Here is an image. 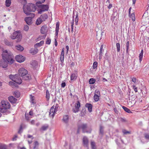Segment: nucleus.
<instances>
[{
  "instance_id": "obj_1",
  "label": "nucleus",
  "mask_w": 149,
  "mask_h": 149,
  "mask_svg": "<svg viewBox=\"0 0 149 149\" xmlns=\"http://www.w3.org/2000/svg\"><path fill=\"white\" fill-rule=\"evenodd\" d=\"M3 59L1 61V66L3 68H5L7 67L8 63L12 64L14 61V60L10 52H8L7 50H3Z\"/></svg>"
},
{
  "instance_id": "obj_2",
  "label": "nucleus",
  "mask_w": 149,
  "mask_h": 149,
  "mask_svg": "<svg viewBox=\"0 0 149 149\" xmlns=\"http://www.w3.org/2000/svg\"><path fill=\"white\" fill-rule=\"evenodd\" d=\"M36 8L35 5L32 3H30L27 5H24L23 7L24 13L26 15L29 14V12H35Z\"/></svg>"
},
{
  "instance_id": "obj_3",
  "label": "nucleus",
  "mask_w": 149,
  "mask_h": 149,
  "mask_svg": "<svg viewBox=\"0 0 149 149\" xmlns=\"http://www.w3.org/2000/svg\"><path fill=\"white\" fill-rule=\"evenodd\" d=\"M81 129L83 133H91V129L88 127L86 123H81L79 124L78 125L77 133L79 132L80 130Z\"/></svg>"
},
{
  "instance_id": "obj_4",
  "label": "nucleus",
  "mask_w": 149,
  "mask_h": 149,
  "mask_svg": "<svg viewBox=\"0 0 149 149\" xmlns=\"http://www.w3.org/2000/svg\"><path fill=\"white\" fill-rule=\"evenodd\" d=\"M10 107V104L7 101L2 100L1 102L0 111L2 113L6 112Z\"/></svg>"
},
{
  "instance_id": "obj_5",
  "label": "nucleus",
  "mask_w": 149,
  "mask_h": 149,
  "mask_svg": "<svg viewBox=\"0 0 149 149\" xmlns=\"http://www.w3.org/2000/svg\"><path fill=\"white\" fill-rule=\"evenodd\" d=\"M27 71L23 68H20L18 70V73L19 76L22 77L24 80H28L30 79V77Z\"/></svg>"
},
{
  "instance_id": "obj_6",
  "label": "nucleus",
  "mask_w": 149,
  "mask_h": 149,
  "mask_svg": "<svg viewBox=\"0 0 149 149\" xmlns=\"http://www.w3.org/2000/svg\"><path fill=\"white\" fill-rule=\"evenodd\" d=\"M10 38L12 39H17V42H20L22 38V35L19 31H16L14 32L10 36Z\"/></svg>"
},
{
  "instance_id": "obj_7",
  "label": "nucleus",
  "mask_w": 149,
  "mask_h": 149,
  "mask_svg": "<svg viewBox=\"0 0 149 149\" xmlns=\"http://www.w3.org/2000/svg\"><path fill=\"white\" fill-rule=\"evenodd\" d=\"M9 78L13 81L19 84H20L22 83L21 79L17 74L15 75L10 74L9 75Z\"/></svg>"
},
{
  "instance_id": "obj_8",
  "label": "nucleus",
  "mask_w": 149,
  "mask_h": 149,
  "mask_svg": "<svg viewBox=\"0 0 149 149\" xmlns=\"http://www.w3.org/2000/svg\"><path fill=\"white\" fill-rule=\"evenodd\" d=\"M58 107V104H56V106H53L51 108L50 110L49 116L53 117L56 112L57 111V109Z\"/></svg>"
},
{
  "instance_id": "obj_9",
  "label": "nucleus",
  "mask_w": 149,
  "mask_h": 149,
  "mask_svg": "<svg viewBox=\"0 0 149 149\" xmlns=\"http://www.w3.org/2000/svg\"><path fill=\"white\" fill-rule=\"evenodd\" d=\"M134 96H132L131 98H129L128 102V105L131 107L133 106L136 103V100Z\"/></svg>"
},
{
  "instance_id": "obj_10",
  "label": "nucleus",
  "mask_w": 149,
  "mask_h": 149,
  "mask_svg": "<svg viewBox=\"0 0 149 149\" xmlns=\"http://www.w3.org/2000/svg\"><path fill=\"white\" fill-rule=\"evenodd\" d=\"M38 7L40 8V11L42 12L48 11L49 8V6L47 5H42Z\"/></svg>"
},
{
  "instance_id": "obj_11",
  "label": "nucleus",
  "mask_w": 149,
  "mask_h": 149,
  "mask_svg": "<svg viewBox=\"0 0 149 149\" xmlns=\"http://www.w3.org/2000/svg\"><path fill=\"white\" fill-rule=\"evenodd\" d=\"M15 59L19 63L22 62L25 60L24 57L21 55L16 56L15 57Z\"/></svg>"
},
{
  "instance_id": "obj_12",
  "label": "nucleus",
  "mask_w": 149,
  "mask_h": 149,
  "mask_svg": "<svg viewBox=\"0 0 149 149\" xmlns=\"http://www.w3.org/2000/svg\"><path fill=\"white\" fill-rule=\"evenodd\" d=\"M80 106V104L79 101H77L75 104V108L73 109V111L74 113H76L79 111V107Z\"/></svg>"
},
{
  "instance_id": "obj_13",
  "label": "nucleus",
  "mask_w": 149,
  "mask_h": 149,
  "mask_svg": "<svg viewBox=\"0 0 149 149\" xmlns=\"http://www.w3.org/2000/svg\"><path fill=\"white\" fill-rule=\"evenodd\" d=\"M78 74L77 72L71 74L70 76V80L72 81H75L77 78Z\"/></svg>"
},
{
  "instance_id": "obj_14",
  "label": "nucleus",
  "mask_w": 149,
  "mask_h": 149,
  "mask_svg": "<svg viewBox=\"0 0 149 149\" xmlns=\"http://www.w3.org/2000/svg\"><path fill=\"white\" fill-rule=\"evenodd\" d=\"M146 14L145 13L142 16V19L145 24L149 23V16L146 17Z\"/></svg>"
},
{
  "instance_id": "obj_15",
  "label": "nucleus",
  "mask_w": 149,
  "mask_h": 149,
  "mask_svg": "<svg viewBox=\"0 0 149 149\" xmlns=\"http://www.w3.org/2000/svg\"><path fill=\"white\" fill-rule=\"evenodd\" d=\"M47 27L46 26H44L41 27L40 32L43 34H46L47 32Z\"/></svg>"
},
{
  "instance_id": "obj_16",
  "label": "nucleus",
  "mask_w": 149,
  "mask_h": 149,
  "mask_svg": "<svg viewBox=\"0 0 149 149\" xmlns=\"http://www.w3.org/2000/svg\"><path fill=\"white\" fill-rule=\"evenodd\" d=\"M24 20L27 24L30 25L32 23V18L31 17H27L25 18Z\"/></svg>"
},
{
  "instance_id": "obj_17",
  "label": "nucleus",
  "mask_w": 149,
  "mask_h": 149,
  "mask_svg": "<svg viewBox=\"0 0 149 149\" xmlns=\"http://www.w3.org/2000/svg\"><path fill=\"white\" fill-rule=\"evenodd\" d=\"M83 142L84 146L88 147V140L87 138L86 137H84L83 139Z\"/></svg>"
},
{
  "instance_id": "obj_18",
  "label": "nucleus",
  "mask_w": 149,
  "mask_h": 149,
  "mask_svg": "<svg viewBox=\"0 0 149 149\" xmlns=\"http://www.w3.org/2000/svg\"><path fill=\"white\" fill-rule=\"evenodd\" d=\"M85 107L88 108L89 112H91L92 111L93 106L91 104L86 103L85 105Z\"/></svg>"
},
{
  "instance_id": "obj_19",
  "label": "nucleus",
  "mask_w": 149,
  "mask_h": 149,
  "mask_svg": "<svg viewBox=\"0 0 149 149\" xmlns=\"http://www.w3.org/2000/svg\"><path fill=\"white\" fill-rule=\"evenodd\" d=\"M8 100L10 102L13 103H15L17 101V99L13 96L9 97Z\"/></svg>"
},
{
  "instance_id": "obj_20",
  "label": "nucleus",
  "mask_w": 149,
  "mask_h": 149,
  "mask_svg": "<svg viewBox=\"0 0 149 149\" xmlns=\"http://www.w3.org/2000/svg\"><path fill=\"white\" fill-rule=\"evenodd\" d=\"M37 2L36 3V5L38 7L41 5V4L44 3L45 0H36Z\"/></svg>"
},
{
  "instance_id": "obj_21",
  "label": "nucleus",
  "mask_w": 149,
  "mask_h": 149,
  "mask_svg": "<svg viewBox=\"0 0 149 149\" xmlns=\"http://www.w3.org/2000/svg\"><path fill=\"white\" fill-rule=\"evenodd\" d=\"M60 23L59 22H57L56 23V36H57L59 31V26Z\"/></svg>"
},
{
  "instance_id": "obj_22",
  "label": "nucleus",
  "mask_w": 149,
  "mask_h": 149,
  "mask_svg": "<svg viewBox=\"0 0 149 149\" xmlns=\"http://www.w3.org/2000/svg\"><path fill=\"white\" fill-rule=\"evenodd\" d=\"M43 21H45L48 18L47 15L45 13L41 15L40 17Z\"/></svg>"
},
{
  "instance_id": "obj_23",
  "label": "nucleus",
  "mask_w": 149,
  "mask_h": 149,
  "mask_svg": "<svg viewBox=\"0 0 149 149\" xmlns=\"http://www.w3.org/2000/svg\"><path fill=\"white\" fill-rule=\"evenodd\" d=\"M63 121L65 123H67L68 121L69 120V116L68 115H64L62 119Z\"/></svg>"
},
{
  "instance_id": "obj_24",
  "label": "nucleus",
  "mask_w": 149,
  "mask_h": 149,
  "mask_svg": "<svg viewBox=\"0 0 149 149\" xmlns=\"http://www.w3.org/2000/svg\"><path fill=\"white\" fill-rule=\"evenodd\" d=\"M16 48L20 51H23L24 49V48L20 45H18L15 46Z\"/></svg>"
},
{
  "instance_id": "obj_25",
  "label": "nucleus",
  "mask_w": 149,
  "mask_h": 149,
  "mask_svg": "<svg viewBox=\"0 0 149 149\" xmlns=\"http://www.w3.org/2000/svg\"><path fill=\"white\" fill-rule=\"evenodd\" d=\"M4 42L6 45L8 46H12L13 44L12 42H9L7 39H5L4 40Z\"/></svg>"
},
{
  "instance_id": "obj_26",
  "label": "nucleus",
  "mask_w": 149,
  "mask_h": 149,
  "mask_svg": "<svg viewBox=\"0 0 149 149\" xmlns=\"http://www.w3.org/2000/svg\"><path fill=\"white\" fill-rule=\"evenodd\" d=\"M143 49H142L141 51V52L139 54V62L141 63L142 60L143 56Z\"/></svg>"
},
{
  "instance_id": "obj_27",
  "label": "nucleus",
  "mask_w": 149,
  "mask_h": 149,
  "mask_svg": "<svg viewBox=\"0 0 149 149\" xmlns=\"http://www.w3.org/2000/svg\"><path fill=\"white\" fill-rule=\"evenodd\" d=\"M38 49H31L30 50V53L32 54H35L38 53Z\"/></svg>"
},
{
  "instance_id": "obj_28",
  "label": "nucleus",
  "mask_w": 149,
  "mask_h": 149,
  "mask_svg": "<svg viewBox=\"0 0 149 149\" xmlns=\"http://www.w3.org/2000/svg\"><path fill=\"white\" fill-rule=\"evenodd\" d=\"M39 143L37 141H35L33 143V149H38Z\"/></svg>"
},
{
  "instance_id": "obj_29",
  "label": "nucleus",
  "mask_w": 149,
  "mask_h": 149,
  "mask_svg": "<svg viewBox=\"0 0 149 149\" xmlns=\"http://www.w3.org/2000/svg\"><path fill=\"white\" fill-rule=\"evenodd\" d=\"M132 81L134 83V84H136L138 83V80L135 77H131Z\"/></svg>"
},
{
  "instance_id": "obj_30",
  "label": "nucleus",
  "mask_w": 149,
  "mask_h": 149,
  "mask_svg": "<svg viewBox=\"0 0 149 149\" xmlns=\"http://www.w3.org/2000/svg\"><path fill=\"white\" fill-rule=\"evenodd\" d=\"M11 0H6L5 2V5L6 7H9L11 4Z\"/></svg>"
},
{
  "instance_id": "obj_31",
  "label": "nucleus",
  "mask_w": 149,
  "mask_h": 149,
  "mask_svg": "<svg viewBox=\"0 0 149 149\" xmlns=\"http://www.w3.org/2000/svg\"><path fill=\"white\" fill-rule=\"evenodd\" d=\"M48 125H43L40 129V131H45L48 128Z\"/></svg>"
},
{
  "instance_id": "obj_32",
  "label": "nucleus",
  "mask_w": 149,
  "mask_h": 149,
  "mask_svg": "<svg viewBox=\"0 0 149 149\" xmlns=\"http://www.w3.org/2000/svg\"><path fill=\"white\" fill-rule=\"evenodd\" d=\"M103 47H104V45H102L101 46L100 49V53L99 58L101 57L102 56V51L103 50Z\"/></svg>"
},
{
  "instance_id": "obj_33",
  "label": "nucleus",
  "mask_w": 149,
  "mask_h": 149,
  "mask_svg": "<svg viewBox=\"0 0 149 149\" xmlns=\"http://www.w3.org/2000/svg\"><path fill=\"white\" fill-rule=\"evenodd\" d=\"M42 22H43V21L39 17L37 19L36 22V24L37 25H39Z\"/></svg>"
},
{
  "instance_id": "obj_34",
  "label": "nucleus",
  "mask_w": 149,
  "mask_h": 149,
  "mask_svg": "<svg viewBox=\"0 0 149 149\" xmlns=\"http://www.w3.org/2000/svg\"><path fill=\"white\" fill-rule=\"evenodd\" d=\"M100 96L98 95H94L93 96L95 102L98 101L100 99Z\"/></svg>"
},
{
  "instance_id": "obj_35",
  "label": "nucleus",
  "mask_w": 149,
  "mask_h": 149,
  "mask_svg": "<svg viewBox=\"0 0 149 149\" xmlns=\"http://www.w3.org/2000/svg\"><path fill=\"white\" fill-rule=\"evenodd\" d=\"M44 43V41L43 40L41 41L39 43H38L36 44L35 46L37 47H40Z\"/></svg>"
},
{
  "instance_id": "obj_36",
  "label": "nucleus",
  "mask_w": 149,
  "mask_h": 149,
  "mask_svg": "<svg viewBox=\"0 0 149 149\" xmlns=\"http://www.w3.org/2000/svg\"><path fill=\"white\" fill-rule=\"evenodd\" d=\"M122 108L123 109L127 112L128 113H132V112L128 108H127L126 107L123 106L122 107Z\"/></svg>"
},
{
  "instance_id": "obj_37",
  "label": "nucleus",
  "mask_w": 149,
  "mask_h": 149,
  "mask_svg": "<svg viewBox=\"0 0 149 149\" xmlns=\"http://www.w3.org/2000/svg\"><path fill=\"white\" fill-rule=\"evenodd\" d=\"M9 85L12 87H17V85L14 82L12 81H10L9 82Z\"/></svg>"
},
{
  "instance_id": "obj_38",
  "label": "nucleus",
  "mask_w": 149,
  "mask_h": 149,
  "mask_svg": "<svg viewBox=\"0 0 149 149\" xmlns=\"http://www.w3.org/2000/svg\"><path fill=\"white\" fill-rule=\"evenodd\" d=\"M91 146L92 149H96L95 143L93 141L91 142Z\"/></svg>"
},
{
  "instance_id": "obj_39",
  "label": "nucleus",
  "mask_w": 149,
  "mask_h": 149,
  "mask_svg": "<svg viewBox=\"0 0 149 149\" xmlns=\"http://www.w3.org/2000/svg\"><path fill=\"white\" fill-rule=\"evenodd\" d=\"M28 138H31V140H30V141L29 140H28V143L29 144H30L32 142V140H33V136L32 135H28Z\"/></svg>"
},
{
  "instance_id": "obj_40",
  "label": "nucleus",
  "mask_w": 149,
  "mask_h": 149,
  "mask_svg": "<svg viewBox=\"0 0 149 149\" xmlns=\"http://www.w3.org/2000/svg\"><path fill=\"white\" fill-rule=\"evenodd\" d=\"M14 95L17 97H19L20 96V93L19 91H15Z\"/></svg>"
},
{
  "instance_id": "obj_41",
  "label": "nucleus",
  "mask_w": 149,
  "mask_h": 149,
  "mask_svg": "<svg viewBox=\"0 0 149 149\" xmlns=\"http://www.w3.org/2000/svg\"><path fill=\"white\" fill-rule=\"evenodd\" d=\"M95 79L94 78H91L89 81V83L90 84H93L95 82Z\"/></svg>"
},
{
  "instance_id": "obj_42",
  "label": "nucleus",
  "mask_w": 149,
  "mask_h": 149,
  "mask_svg": "<svg viewBox=\"0 0 149 149\" xmlns=\"http://www.w3.org/2000/svg\"><path fill=\"white\" fill-rule=\"evenodd\" d=\"M130 17H131L133 21L134 22L135 20V15L134 13H132L130 15Z\"/></svg>"
},
{
  "instance_id": "obj_43",
  "label": "nucleus",
  "mask_w": 149,
  "mask_h": 149,
  "mask_svg": "<svg viewBox=\"0 0 149 149\" xmlns=\"http://www.w3.org/2000/svg\"><path fill=\"white\" fill-rule=\"evenodd\" d=\"M46 97L47 100H49L50 97V94L48 90L46 91Z\"/></svg>"
},
{
  "instance_id": "obj_44",
  "label": "nucleus",
  "mask_w": 149,
  "mask_h": 149,
  "mask_svg": "<svg viewBox=\"0 0 149 149\" xmlns=\"http://www.w3.org/2000/svg\"><path fill=\"white\" fill-rule=\"evenodd\" d=\"M97 66V62L95 61L93 63V69H96Z\"/></svg>"
},
{
  "instance_id": "obj_45",
  "label": "nucleus",
  "mask_w": 149,
  "mask_h": 149,
  "mask_svg": "<svg viewBox=\"0 0 149 149\" xmlns=\"http://www.w3.org/2000/svg\"><path fill=\"white\" fill-rule=\"evenodd\" d=\"M25 118L28 121H29L30 119V118H31V117H29V116L28 114H26V113L25 114Z\"/></svg>"
},
{
  "instance_id": "obj_46",
  "label": "nucleus",
  "mask_w": 149,
  "mask_h": 149,
  "mask_svg": "<svg viewBox=\"0 0 149 149\" xmlns=\"http://www.w3.org/2000/svg\"><path fill=\"white\" fill-rule=\"evenodd\" d=\"M122 132L124 134H130L131 133L130 132L127 131L125 130H123L122 131Z\"/></svg>"
},
{
  "instance_id": "obj_47",
  "label": "nucleus",
  "mask_w": 149,
  "mask_h": 149,
  "mask_svg": "<svg viewBox=\"0 0 149 149\" xmlns=\"http://www.w3.org/2000/svg\"><path fill=\"white\" fill-rule=\"evenodd\" d=\"M75 21L76 23V24L77 25L78 21V14H77L76 15Z\"/></svg>"
},
{
  "instance_id": "obj_48",
  "label": "nucleus",
  "mask_w": 149,
  "mask_h": 149,
  "mask_svg": "<svg viewBox=\"0 0 149 149\" xmlns=\"http://www.w3.org/2000/svg\"><path fill=\"white\" fill-rule=\"evenodd\" d=\"M94 95L100 96V91L98 90H96L95 92Z\"/></svg>"
},
{
  "instance_id": "obj_49",
  "label": "nucleus",
  "mask_w": 149,
  "mask_h": 149,
  "mask_svg": "<svg viewBox=\"0 0 149 149\" xmlns=\"http://www.w3.org/2000/svg\"><path fill=\"white\" fill-rule=\"evenodd\" d=\"M116 46L117 48V51L119 52L120 51V45L119 43H116Z\"/></svg>"
},
{
  "instance_id": "obj_50",
  "label": "nucleus",
  "mask_w": 149,
  "mask_h": 149,
  "mask_svg": "<svg viewBox=\"0 0 149 149\" xmlns=\"http://www.w3.org/2000/svg\"><path fill=\"white\" fill-rule=\"evenodd\" d=\"M47 40L46 42V43L47 44L49 45L50 44L51 42V40L49 38H47L46 39Z\"/></svg>"
},
{
  "instance_id": "obj_51",
  "label": "nucleus",
  "mask_w": 149,
  "mask_h": 149,
  "mask_svg": "<svg viewBox=\"0 0 149 149\" xmlns=\"http://www.w3.org/2000/svg\"><path fill=\"white\" fill-rule=\"evenodd\" d=\"M133 89L134 90V91L136 92L138 91L137 88L136 87V86L134 85L132 86Z\"/></svg>"
},
{
  "instance_id": "obj_52",
  "label": "nucleus",
  "mask_w": 149,
  "mask_h": 149,
  "mask_svg": "<svg viewBox=\"0 0 149 149\" xmlns=\"http://www.w3.org/2000/svg\"><path fill=\"white\" fill-rule=\"evenodd\" d=\"M29 29V26L27 25H24V29L26 31H27Z\"/></svg>"
},
{
  "instance_id": "obj_53",
  "label": "nucleus",
  "mask_w": 149,
  "mask_h": 149,
  "mask_svg": "<svg viewBox=\"0 0 149 149\" xmlns=\"http://www.w3.org/2000/svg\"><path fill=\"white\" fill-rule=\"evenodd\" d=\"M64 58V56H61L60 60L61 63H63Z\"/></svg>"
},
{
  "instance_id": "obj_54",
  "label": "nucleus",
  "mask_w": 149,
  "mask_h": 149,
  "mask_svg": "<svg viewBox=\"0 0 149 149\" xmlns=\"http://www.w3.org/2000/svg\"><path fill=\"white\" fill-rule=\"evenodd\" d=\"M144 136L145 138L147 139H149V134H145Z\"/></svg>"
},
{
  "instance_id": "obj_55",
  "label": "nucleus",
  "mask_w": 149,
  "mask_h": 149,
  "mask_svg": "<svg viewBox=\"0 0 149 149\" xmlns=\"http://www.w3.org/2000/svg\"><path fill=\"white\" fill-rule=\"evenodd\" d=\"M29 14L28 15H30L32 17H33L35 16V14L33 13H31L29 12Z\"/></svg>"
},
{
  "instance_id": "obj_56",
  "label": "nucleus",
  "mask_w": 149,
  "mask_h": 149,
  "mask_svg": "<svg viewBox=\"0 0 149 149\" xmlns=\"http://www.w3.org/2000/svg\"><path fill=\"white\" fill-rule=\"evenodd\" d=\"M22 129V125H21L20 126V127L19 130L18 131V133H21L20 131Z\"/></svg>"
},
{
  "instance_id": "obj_57",
  "label": "nucleus",
  "mask_w": 149,
  "mask_h": 149,
  "mask_svg": "<svg viewBox=\"0 0 149 149\" xmlns=\"http://www.w3.org/2000/svg\"><path fill=\"white\" fill-rule=\"evenodd\" d=\"M65 82H63V83H62L61 84V87H63V88H64L65 87Z\"/></svg>"
},
{
  "instance_id": "obj_58",
  "label": "nucleus",
  "mask_w": 149,
  "mask_h": 149,
  "mask_svg": "<svg viewBox=\"0 0 149 149\" xmlns=\"http://www.w3.org/2000/svg\"><path fill=\"white\" fill-rule=\"evenodd\" d=\"M103 130H100V133L102 135V136L103 134Z\"/></svg>"
},
{
  "instance_id": "obj_59",
  "label": "nucleus",
  "mask_w": 149,
  "mask_h": 149,
  "mask_svg": "<svg viewBox=\"0 0 149 149\" xmlns=\"http://www.w3.org/2000/svg\"><path fill=\"white\" fill-rule=\"evenodd\" d=\"M129 42L127 41L126 43V48H129Z\"/></svg>"
},
{
  "instance_id": "obj_60",
  "label": "nucleus",
  "mask_w": 149,
  "mask_h": 149,
  "mask_svg": "<svg viewBox=\"0 0 149 149\" xmlns=\"http://www.w3.org/2000/svg\"><path fill=\"white\" fill-rule=\"evenodd\" d=\"M29 115L30 116H32L33 115V112L32 110H31L29 112Z\"/></svg>"
},
{
  "instance_id": "obj_61",
  "label": "nucleus",
  "mask_w": 149,
  "mask_h": 149,
  "mask_svg": "<svg viewBox=\"0 0 149 149\" xmlns=\"http://www.w3.org/2000/svg\"><path fill=\"white\" fill-rule=\"evenodd\" d=\"M17 135H15L13 139V141L16 140V139L17 138Z\"/></svg>"
},
{
  "instance_id": "obj_62",
  "label": "nucleus",
  "mask_w": 149,
  "mask_h": 149,
  "mask_svg": "<svg viewBox=\"0 0 149 149\" xmlns=\"http://www.w3.org/2000/svg\"><path fill=\"white\" fill-rule=\"evenodd\" d=\"M112 7V4H110L108 6V8L109 9H110V8H111Z\"/></svg>"
},
{
  "instance_id": "obj_63",
  "label": "nucleus",
  "mask_w": 149,
  "mask_h": 149,
  "mask_svg": "<svg viewBox=\"0 0 149 149\" xmlns=\"http://www.w3.org/2000/svg\"><path fill=\"white\" fill-rule=\"evenodd\" d=\"M30 123L31 125H34L35 123V120H32L31 121Z\"/></svg>"
},
{
  "instance_id": "obj_64",
  "label": "nucleus",
  "mask_w": 149,
  "mask_h": 149,
  "mask_svg": "<svg viewBox=\"0 0 149 149\" xmlns=\"http://www.w3.org/2000/svg\"><path fill=\"white\" fill-rule=\"evenodd\" d=\"M61 56H64V52L63 49H62Z\"/></svg>"
}]
</instances>
